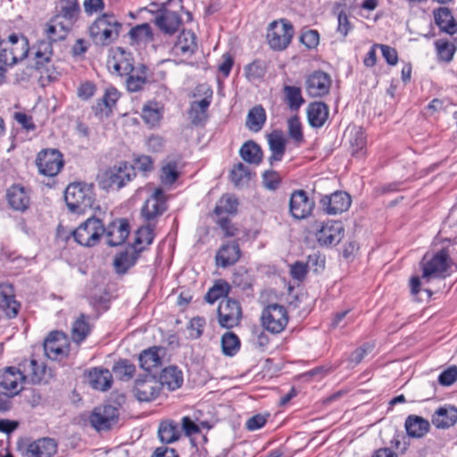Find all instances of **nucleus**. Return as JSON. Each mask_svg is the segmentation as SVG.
I'll use <instances>...</instances> for the list:
<instances>
[{
	"mask_svg": "<svg viewBox=\"0 0 457 457\" xmlns=\"http://www.w3.org/2000/svg\"><path fill=\"white\" fill-rule=\"evenodd\" d=\"M127 37L129 39V44L138 45L141 40H145V43L149 42L153 38L152 30H129Z\"/></svg>",
	"mask_w": 457,
	"mask_h": 457,
	"instance_id": "nucleus-60",
	"label": "nucleus"
},
{
	"mask_svg": "<svg viewBox=\"0 0 457 457\" xmlns=\"http://www.w3.org/2000/svg\"><path fill=\"white\" fill-rule=\"evenodd\" d=\"M89 332L90 328L87 322V317L84 314H80L72 325L71 338L75 343L79 344L86 339Z\"/></svg>",
	"mask_w": 457,
	"mask_h": 457,
	"instance_id": "nucleus-45",
	"label": "nucleus"
},
{
	"mask_svg": "<svg viewBox=\"0 0 457 457\" xmlns=\"http://www.w3.org/2000/svg\"><path fill=\"white\" fill-rule=\"evenodd\" d=\"M245 73L248 79H260L266 73V64L263 61L254 60L245 67Z\"/></svg>",
	"mask_w": 457,
	"mask_h": 457,
	"instance_id": "nucleus-55",
	"label": "nucleus"
},
{
	"mask_svg": "<svg viewBox=\"0 0 457 457\" xmlns=\"http://www.w3.org/2000/svg\"><path fill=\"white\" fill-rule=\"evenodd\" d=\"M44 351L47 358L61 361L68 356L70 341L68 337L61 331H52L44 342Z\"/></svg>",
	"mask_w": 457,
	"mask_h": 457,
	"instance_id": "nucleus-11",
	"label": "nucleus"
},
{
	"mask_svg": "<svg viewBox=\"0 0 457 457\" xmlns=\"http://www.w3.org/2000/svg\"><path fill=\"white\" fill-rule=\"evenodd\" d=\"M79 12L78 0H61L60 14L62 17L71 22Z\"/></svg>",
	"mask_w": 457,
	"mask_h": 457,
	"instance_id": "nucleus-53",
	"label": "nucleus"
},
{
	"mask_svg": "<svg viewBox=\"0 0 457 457\" xmlns=\"http://www.w3.org/2000/svg\"><path fill=\"white\" fill-rule=\"evenodd\" d=\"M136 371L135 365L128 360H120L112 367V372L120 380H129Z\"/></svg>",
	"mask_w": 457,
	"mask_h": 457,
	"instance_id": "nucleus-51",
	"label": "nucleus"
},
{
	"mask_svg": "<svg viewBox=\"0 0 457 457\" xmlns=\"http://www.w3.org/2000/svg\"><path fill=\"white\" fill-rule=\"evenodd\" d=\"M212 94V92L210 91L209 96L191 103L188 118L193 125L201 126L207 120V110L211 104Z\"/></svg>",
	"mask_w": 457,
	"mask_h": 457,
	"instance_id": "nucleus-29",
	"label": "nucleus"
},
{
	"mask_svg": "<svg viewBox=\"0 0 457 457\" xmlns=\"http://www.w3.org/2000/svg\"><path fill=\"white\" fill-rule=\"evenodd\" d=\"M455 246L443 247L434 256L422 262V278L429 281L431 278L445 277L450 268V255L453 253ZM426 259V257L424 258Z\"/></svg>",
	"mask_w": 457,
	"mask_h": 457,
	"instance_id": "nucleus-5",
	"label": "nucleus"
},
{
	"mask_svg": "<svg viewBox=\"0 0 457 457\" xmlns=\"http://www.w3.org/2000/svg\"><path fill=\"white\" fill-rule=\"evenodd\" d=\"M269 148L271 152L269 162L272 166L274 162L282 160L286 152V139L280 131H273L268 136Z\"/></svg>",
	"mask_w": 457,
	"mask_h": 457,
	"instance_id": "nucleus-31",
	"label": "nucleus"
},
{
	"mask_svg": "<svg viewBox=\"0 0 457 457\" xmlns=\"http://www.w3.org/2000/svg\"><path fill=\"white\" fill-rule=\"evenodd\" d=\"M161 386H167L169 390H176L183 384L182 371L176 366L170 365L164 368L158 379Z\"/></svg>",
	"mask_w": 457,
	"mask_h": 457,
	"instance_id": "nucleus-32",
	"label": "nucleus"
},
{
	"mask_svg": "<svg viewBox=\"0 0 457 457\" xmlns=\"http://www.w3.org/2000/svg\"><path fill=\"white\" fill-rule=\"evenodd\" d=\"M222 353L227 356L235 355L240 348V340L233 332H226L220 339Z\"/></svg>",
	"mask_w": 457,
	"mask_h": 457,
	"instance_id": "nucleus-48",
	"label": "nucleus"
},
{
	"mask_svg": "<svg viewBox=\"0 0 457 457\" xmlns=\"http://www.w3.org/2000/svg\"><path fill=\"white\" fill-rule=\"evenodd\" d=\"M197 49V38L193 30H179L172 47V53L177 56L190 57Z\"/></svg>",
	"mask_w": 457,
	"mask_h": 457,
	"instance_id": "nucleus-22",
	"label": "nucleus"
},
{
	"mask_svg": "<svg viewBox=\"0 0 457 457\" xmlns=\"http://www.w3.org/2000/svg\"><path fill=\"white\" fill-rule=\"evenodd\" d=\"M306 113L309 125L313 129H320L328 120L329 109L323 102H312L308 104Z\"/></svg>",
	"mask_w": 457,
	"mask_h": 457,
	"instance_id": "nucleus-28",
	"label": "nucleus"
},
{
	"mask_svg": "<svg viewBox=\"0 0 457 457\" xmlns=\"http://www.w3.org/2000/svg\"><path fill=\"white\" fill-rule=\"evenodd\" d=\"M172 2L173 0H167L162 4L153 2L147 7L139 9L137 15L130 12L131 17L144 21L132 29H151V24H154L158 29H179L185 22L193 20L192 13L182 5V0H179V11L170 9Z\"/></svg>",
	"mask_w": 457,
	"mask_h": 457,
	"instance_id": "nucleus-1",
	"label": "nucleus"
},
{
	"mask_svg": "<svg viewBox=\"0 0 457 457\" xmlns=\"http://www.w3.org/2000/svg\"><path fill=\"white\" fill-rule=\"evenodd\" d=\"M205 323V320L202 317L191 319L188 326L190 337L195 339L199 338L203 334Z\"/></svg>",
	"mask_w": 457,
	"mask_h": 457,
	"instance_id": "nucleus-61",
	"label": "nucleus"
},
{
	"mask_svg": "<svg viewBox=\"0 0 457 457\" xmlns=\"http://www.w3.org/2000/svg\"><path fill=\"white\" fill-rule=\"evenodd\" d=\"M0 305L6 308V314L10 318L17 315L20 304L14 299V292L12 285L0 284Z\"/></svg>",
	"mask_w": 457,
	"mask_h": 457,
	"instance_id": "nucleus-36",
	"label": "nucleus"
},
{
	"mask_svg": "<svg viewBox=\"0 0 457 457\" xmlns=\"http://www.w3.org/2000/svg\"><path fill=\"white\" fill-rule=\"evenodd\" d=\"M285 101L291 111L297 112L303 104L304 99L301 88L295 86H285L283 87Z\"/></svg>",
	"mask_w": 457,
	"mask_h": 457,
	"instance_id": "nucleus-44",
	"label": "nucleus"
},
{
	"mask_svg": "<svg viewBox=\"0 0 457 457\" xmlns=\"http://www.w3.org/2000/svg\"><path fill=\"white\" fill-rule=\"evenodd\" d=\"M141 117L150 127H156L160 124L162 118V109L156 102L149 103L144 105Z\"/></svg>",
	"mask_w": 457,
	"mask_h": 457,
	"instance_id": "nucleus-42",
	"label": "nucleus"
},
{
	"mask_svg": "<svg viewBox=\"0 0 457 457\" xmlns=\"http://www.w3.org/2000/svg\"><path fill=\"white\" fill-rule=\"evenodd\" d=\"M108 70L118 76H127L134 72V60L132 54L122 47L111 49L106 62Z\"/></svg>",
	"mask_w": 457,
	"mask_h": 457,
	"instance_id": "nucleus-12",
	"label": "nucleus"
},
{
	"mask_svg": "<svg viewBox=\"0 0 457 457\" xmlns=\"http://www.w3.org/2000/svg\"><path fill=\"white\" fill-rule=\"evenodd\" d=\"M118 98L119 92L115 88H107L103 97L97 103V108L103 112L101 105L104 104L105 108L110 110L116 104Z\"/></svg>",
	"mask_w": 457,
	"mask_h": 457,
	"instance_id": "nucleus-59",
	"label": "nucleus"
},
{
	"mask_svg": "<svg viewBox=\"0 0 457 457\" xmlns=\"http://www.w3.org/2000/svg\"><path fill=\"white\" fill-rule=\"evenodd\" d=\"M64 200L71 212L84 213L92 209L95 203L94 186L82 182L71 183L65 190Z\"/></svg>",
	"mask_w": 457,
	"mask_h": 457,
	"instance_id": "nucleus-2",
	"label": "nucleus"
},
{
	"mask_svg": "<svg viewBox=\"0 0 457 457\" xmlns=\"http://www.w3.org/2000/svg\"><path fill=\"white\" fill-rule=\"evenodd\" d=\"M300 40L309 49L316 47L320 42L318 30H304L300 36Z\"/></svg>",
	"mask_w": 457,
	"mask_h": 457,
	"instance_id": "nucleus-63",
	"label": "nucleus"
},
{
	"mask_svg": "<svg viewBox=\"0 0 457 457\" xmlns=\"http://www.w3.org/2000/svg\"><path fill=\"white\" fill-rule=\"evenodd\" d=\"M162 389L161 383L155 377L146 375L135 381L134 395L140 402L154 400Z\"/></svg>",
	"mask_w": 457,
	"mask_h": 457,
	"instance_id": "nucleus-17",
	"label": "nucleus"
},
{
	"mask_svg": "<svg viewBox=\"0 0 457 457\" xmlns=\"http://www.w3.org/2000/svg\"><path fill=\"white\" fill-rule=\"evenodd\" d=\"M250 175L248 167L242 162L236 164L230 172L231 180L237 186L243 182L245 179H249Z\"/></svg>",
	"mask_w": 457,
	"mask_h": 457,
	"instance_id": "nucleus-56",
	"label": "nucleus"
},
{
	"mask_svg": "<svg viewBox=\"0 0 457 457\" xmlns=\"http://www.w3.org/2000/svg\"><path fill=\"white\" fill-rule=\"evenodd\" d=\"M141 253L131 245H128L125 250L119 252L113 260V266L118 274H125L131 267H133Z\"/></svg>",
	"mask_w": 457,
	"mask_h": 457,
	"instance_id": "nucleus-26",
	"label": "nucleus"
},
{
	"mask_svg": "<svg viewBox=\"0 0 457 457\" xmlns=\"http://www.w3.org/2000/svg\"><path fill=\"white\" fill-rule=\"evenodd\" d=\"M241 252L237 241H230L220 246L216 253V264L222 268L235 264L240 258Z\"/></svg>",
	"mask_w": 457,
	"mask_h": 457,
	"instance_id": "nucleus-27",
	"label": "nucleus"
},
{
	"mask_svg": "<svg viewBox=\"0 0 457 457\" xmlns=\"http://www.w3.org/2000/svg\"><path fill=\"white\" fill-rule=\"evenodd\" d=\"M242 315L239 302L232 298L222 300L217 309L218 323L224 328H232L238 326Z\"/></svg>",
	"mask_w": 457,
	"mask_h": 457,
	"instance_id": "nucleus-9",
	"label": "nucleus"
},
{
	"mask_svg": "<svg viewBox=\"0 0 457 457\" xmlns=\"http://www.w3.org/2000/svg\"><path fill=\"white\" fill-rule=\"evenodd\" d=\"M293 30H268L266 38L269 46L275 51L284 50L291 42Z\"/></svg>",
	"mask_w": 457,
	"mask_h": 457,
	"instance_id": "nucleus-38",
	"label": "nucleus"
},
{
	"mask_svg": "<svg viewBox=\"0 0 457 457\" xmlns=\"http://www.w3.org/2000/svg\"><path fill=\"white\" fill-rule=\"evenodd\" d=\"M240 157L250 164L258 165L262 160V151L253 140L246 141L239 150Z\"/></svg>",
	"mask_w": 457,
	"mask_h": 457,
	"instance_id": "nucleus-39",
	"label": "nucleus"
},
{
	"mask_svg": "<svg viewBox=\"0 0 457 457\" xmlns=\"http://www.w3.org/2000/svg\"><path fill=\"white\" fill-rule=\"evenodd\" d=\"M18 370L24 380L29 379L33 384L41 380L43 369L35 359L22 361L19 363Z\"/></svg>",
	"mask_w": 457,
	"mask_h": 457,
	"instance_id": "nucleus-37",
	"label": "nucleus"
},
{
	"mask_svg": "<svg viewBox=\"0 0 457 457\" xmlns=\"http://www.w3.org/2000/svg\"><path fill=\"white\" fill-rule=\"evenodd\" d=\"M119 409L110 404L97 406L92 411L89 420L97 431L109 430L119 420Z\"/></svg>",
	"mask_w": 457,
	"mask_h": 457,
	"instance_id": "nucleus-13",
	"label": "nucleus"
},
{
	"mask_svg": "<svg viewBox=\"0 0 457 457\" xmlns=\"http://www.w3.org/2000/svg\"><path fill=\"white\" fill-rule=\"evenodd\" d=\"M53 56V46L50 40V35L47 38L41 39L30 47L29 57L33 62V67L41 71L51 62Z\"/></svg>",
	"mask_w": 457,
	"mask_h": 457,
	"instance_id": "nucleus-19",
	"label": "nucleus"
},
{
	"mask_svg": "<svg viewBox=\"0 0 457 457\" xmlns=\"http://www.w3.org/2000/svg\"><path fill=\"white\" fill-rule=\"evenodd\" d=\"M266 120L265 110L262 105L252 108L246 117L245 125L251 131H260Z\"/></svg>",
	"mask_w": 457,
	"mask_h": 457,
	"instance_id": "nucleus-41",
	"label": "nucleus"
},
{
	"mask_svg": "<svg viewBox=\"0 0 457 457\" xmlns=\"http://www.w3.org/2000/svg\"><path fill=\"white\" fill-rule=\"evenodd\" d=\"M57 443L49 437H42L19 445L23 457H53L57 453Z\"/></svg>",
	"mask_w": 457,
	"mask_h": 457,
	"instance_id": "nucleus-14",
	"label": "nucleus"
},
{
	"mask_svg": "<svg viewBox=\"0 0 457 457\" xmlns=\"http://www.w3.org/2000/svg\"><path fill=\"white\" fill-rule=\"evenodd\" d=\"M154 228V223L147 222L146 225L141 226L136 231L130 245L142 253L153 243L155 237Z\"/></svg>",
	"mask_w": 457,
	"mask_h": 457,
	"instance_id": "nucleus-30",
	"label": "nucleus"
},
{
	"mask_svg": "<svg viewBox=\"0 0 457 457\" xmlns=\"http://www.w3.org/2000/svg\"><path fill=\"white\" fill-rule=\"evenodd\" d=\"M261 320L266 330L272 334H279L288 323L287 312L283 305L270 304L262 310Z\"/></svg>",
	"mask_w": 457,
	"mask_h": 457,
	"instance_id": "nucleus-7",
	"label": "nucleus"
},
{
	"mask_svg": "<svg viewBox=\"0 0 457 457\" xmlns=\"http://www.w3.org/2000/svg\"><path fill=\"white\" fill-rule=\"evenodd\" d=\"M104 234L109 246L122 245L129 235V221L126 219L113 220L105 228Z\"/></svg>",
	"mask_w": 457,
	"mask_h": 457,
	"instance_id": "nucleus-23",
	"label": "nucleus"
},
{
	"mask_svg": "<svg viewBox=\"0 0 457 457\" xmlns=\"http://www.w3.org/2000/svg\"><path fill=\"white\" fill-rule=\"evenodd\" d=\"M24 382L18 368L7 367L0 371V387L12 395H18L22 390Z\"/></svg>",
	"mask_w": 457,
	"mask_h": 457,
	"instance_id": "nucleus-24",
	"label": "nucleus"
},
{
	"mask_svg": "<svg viewBox=\"0 0 457 457\" xmlns=\"http://www.w3.org/2000/svg\"><path fill=\"white\" fill-rule=\"evenodd\" d=\"M351 203V196L343 191L322 195L320 200L322 211L328 215H337L346 212Z\"/></svg>",
	"mask_w": 457,
	"mask_h": 457,
	"instance_id": "nucleus-15",
	"label": "nucleus"
},
{
	"mask_svg": "<svg viewBox=\"0 0 457 457\" xmlns=\"http://www.w3.org/2000/svg\"><path fill=\"white\" fill-rule=\"evenodd\" d=\"M314 202L309 198L307 193L303 190H295L290 196L289 200V212L293 218L296 220L305 219L311 215L313 208Z\"/></svg>",
	"mask_w": 457,
	"mask_h": 457,
	"instance_id": "nucleus-16",
	"label": "nucleus"
},
{
	"mask_svg": "<svg viewBox=\"0 0 457 457\" xmlns=\"http://www.w3.org/2000/svg\"><path fill=\"white\" fill-rule=\"evenodd\" d=\"M440 62H450L456 51L454 44L446 39H437L434 43Z\"/></svg>",
	"mask_w": 457,
	"mask_h": 457,
	"instance_id": "nucleus-46",
	"label": "nucleus"
},
{
	"mask_svg": "<svg viewBox=\"0 0 457 457\" xmlns=\"http://www.w3.org/2000/svg\"><path fill=\"white\" fill-rule=\"evenodd\" d=\"M457 379V367L453 366L444 370L438 377V382L442 386H451Z\"/></svg>",
	"mask_w": 457,
	"mask_h": 457,
	"instance_id": "nucleus-64",
	"label": "nucleus"
},
{
	"mask_svg": "<svg viewBox=\"0 0 457 457\" xmlns=\"http://www.w3.org/2000/svg\"><path fill=\"white\" fill-rule=\"evenodd\" d=\"M90 386L96 390L106 391L112 383V376L107 369L94 368L88 372Z\"/></svg>",
	"mask_w": 457,
	"mask_h": 457,
	"instance_id": "nucleus-34",
	"label": "nucleus"
},
{
	"mask_svg": "<svg viewBox=\"0 0 457 457\" xmlns=\"http://www.w3.org/2000/svg\"><path fill=\"white\" fill-rule=\"evenodd\" d=\"M167 210L164 193L162 188H156L152 195L145 201L141 212L145 220L154 223V220Z\"/></svg>",
	"mask_w": 457,
	"mask_h": 457,
	"instance_id": "nucleus-20",
	"label": "nucleus"
},
{
	"mask_svg": "<svg viewBox=\"0 0 457 457\" xmlns=\"http://www.w3.org/2000/svg\"><path fill=\"white\" fill-rule=\"evenodd\" d=\"M127 88L130 92L139 91L143 86L145 85L146 79L145 76H141L138 74H134V72L127 75Z\"/></svg>",
	"mask_w": 457,
	"mask_h": 457,
	"instance_id": "nucleus-62",
	"label": "nucleus"
},
{
	"mask_svg": "<svg viewBox=\"0 0 457 457\" xmlns=\"http://www.w3.org/2000/svg\"><path fill=\"white\" fill-rule=\"evenodd\" d=\"M330 76L321 71H313L305 80V89L311 97H322L329 93Z\"/></svg>",
	"mask_w": 457,
	"mask_h": 457,
	"instance_id": "nucleus-18",
	"label": "nucleus"
},
{
	"mask_svg": "<svg viewBox=\"0 0 457 457\" xmlns=\"http://www.w3.org/2000/svg\"><path fill=\"white\" fill-rule=\"evenodd\" d=\"M238 202L237 198L230 195L221 196L214 208V213L220 216L223 213L235 214L237 211Z\"/></svg>",
	"mask_w": 457,
	"mask_h": 457,
	"instance_id": "nucleus-49",
	"label": "nucleus"
},
{
	"mask_svg": "<svg viewBox=\"0 0 457 457\" xmlns=\"http://www.w3.org/2000/svg\"><path fill=\"white\" fill-rule=\"evenodd\" d=\"M29 43L26 37L12 34L8 37L6 46L0 54L1 61L8 66H12L29 57Z\"/></svg>",
	"mask_w": 457,
	"mask_h": 457,
	"instance_id": "nucleus-4",
	"label": "nucleus"
},
{
	"mask_svg": "<svg viewBox=\"0 0 457 457\" xmlns=\"http://www.w3.org/2000/svg\"><path fill=\"white\" fill-rule=\"evenodd\" d=\"M230 285L224 279H218L207 291L204 299L212 304L221 297H226L230 292Z\"/></svg>",
	"mask_w": 457,
	"mask_h": 457,
	"instance_id": "nucleus-43",
	"label": "nucleus"
},
{
	"mask_svg": "<svg viewBox=\"0 0 457 457\" xmlns=\"http://www.w3.org/2000/svg\"><path fill=\"white\" fill-rule=\"evenodd\" d=\"M178 164L176 162H168L161 170L160 179L162 185L171 186L179 178Z\"/></svg>",
	"mask_w": 457,
	"mask_h": 457,
	"instance_id": "nucleus-52",
	"label": "nucleus"
},
{
	"mask_svg": "<svg viewBox=\"0 0 457 457\" xmlns=\"http://www.w3.org/2000/svg\"><path fill=\"white\" fill-rule=\"evenodd\" d=\"M36 165L40 174L54 177L63 166L62 154L56 149L41 150L37 155Z\"/></svg>",
	"mask_w": 457,
	"mask_h": 457,
	"instance_id": "nucleus-10",
	"label": "nucleus"
},
{
	"mask_svg": "<svg viewBox=\"0 0 457 457\" xmlns=\"http://www.w3.org/2000/svg\"><path fill=\"white\" fill-rule=\"evenodd\" d=\"M6 199L12 210L21 212H26L31 203L29 190L20 184H14L7 189Z\"/></svg>",
	"mask_w": 457,
	"mask_h": 457,
	"instance_id": "nucleus-21",
	"label": "nucleus"
},
{
	"mask_svg": "<svg viewBox=\"0 0 457 457\" xmlns=\"http://www.w3.org/2000/svg\"><path fill=\"white\" fill-rule=\"evenodd\" d=\"M281 181L279 174L275 170H266L262 174V183L265 188L276 190Z\"/></svg>",
	"mask_w": 457,
	"mask_h": 457,
	"instance_id": "nucleus-58",
	"label": "nucleus"
},
{
	"mask_svg": "<svg viewBox=\"0 0 457 457\" xmlns=\"http://www.w3.org/2000/svg\"><path fill=\"white\" fill-rule=\"evenodd\" d=\"M457 421V408L452 405L440 407L432 417V423L438 428H446Z\"/></svg>",
	"mask_w": 457,
	"mask_h": 457,
	"instance_id": "nucleus-33",
	"label": "nucleus"
},
{
	"mask_svg": "<svg viewBox=\"0 0 457 457\" xmlns=\"http://www.w3.org/2000/svg\"><path fill=\"white\" fill-rule=\"evenodd\" d=\"M405 429L410 437L420 438L429 430V422L422 417L410 415L405 420Z\"/></svg>",
	"mask_w": 457,
	"mask_h": 457,
	"instance_id": "nucleus-35",
	"label": "nucleus"
},
{
	"mask_svg": "<svg viewBox=\"0 0 457 457\" xmlns=\"http://www.w3.org/2000/svg\"><path fill=\"white\" fill-rule=\"evenodd\" d=\"M435 23L438 29H453L457 26L451 11L446 7H440L434 11Z\"/></svg>",
	"mask_w": 457,
	"mask_h": 457,
	"instance_id": "nucleus-47",
	"label": "nucleus"
},
{
	"mask_svg": "<svg viewBox=\"0 0 457 457\" xmlns=\"http://www.w3.org/2000/svg\"><path fill=\"white\" fill-rule=\"evenodd\" d=\"M136 176L134 167L127 162H121L106 170L102 175L104 187L121 188Z\"/></svg>",
	"mask_w": 457,
	"mask_h": 457,
	"instance_id": "nucleus-8",
	"label": "nucleus"
},
{
	"mask_svg": "<svg viewBox=\"0 0 457 457\" xmlns=\"http://www.w3.org/2000/svg\"><path fill=\"white\" fill-rule=\"evenodd\" d=\"M164 353V348L159 346L149 347L142 351L138 357L140 367L148 372L159 369L162 366Z\"/></svg>",
	"mask_w": 457,
	"mask_h": 457,
	"instance_id": "nucleus-25",
	"label": "nucleus"
},
{
	"mask_svg": "<svg viewBox=\"0 0 457 457\" xmlns=\"http://www.w3.org/2000/svg\"><path fill=\"white\" fill-rule=\"evenodd\" d=\"M158 436L161 442L171 444L180 437V429L175 421L164 420L159 425Z\"/></svg>",
	"mask_w": 457,
	"mask_h": 457,
	"instance_id": "nucleus-40",
	"label": "nucleus"
},
{
	"mask_svg": "<svg viewBox=\"0 0 457 457\" xmlns=\"http://www.w3.org/2000/svg\"><path fill=\"white\" fill-rule=\"evenodd\" d=\"M103 221L94 216L87 218L71 232L74 241L79 245L92 247L97 245L104 234Z\"/></svg>",
	"mask_w": 457,
	"mask_h": 457,
	"instance_id": "nucleus-3",
	"label": "nucleus"
},
{
	"mask_svg": "<svg viewBox=\"0 0 457 457\" xmlns=\"http://www.w3.org/2000/svg\"><path fill=\"white\" fill-rule=\"evenodd\" d=\"M109 27H114L119 29L121 24L117 21L113 14H104L98 18L89 29H109Z\"/></svg>",
	"mask_w": 457,
	"mask_h": 457,
	"instance_id": "nucleus-57",
	"label": "nucleus"
},
{
	"mask_svg": "<svg viewBox=\"0 0 457 457\" xmlns=\"http://www.w3.org/2000/svg\"><path fill=\"white\" fill-rule=\"evenodd\" d=\"M287 130L289 137L297 144L303 142V128L300 119L295 115L287 120Z\"/></svg>",
	"mask_w": 457,
	"mask_h": 457,
	"instance_id": "nucleus-54",
	"label": "nucleus"
},
{
	"mask_svg": "<svg viewBox=\"0 0 457 457\" xmlns=\"http://www.w3.org/2000/svg\"><path fill=\"white\" fill-rule=\"evenodd\" d=\"M313 228L314 236L320 246L336 245L344 237L345 228L341 221H316Z\"/></svg>",
	"mask_w": 457,
	"mask_h": 457,
	"instance_id": "nucleus-6",
	"label": "nucleus"
},
{
	"mask_svg": "<svg viewBox=\"0 0 457 457\" xmlns=\"http://www.w3.org/2000/svg\"><path fill=\"white\" fill-rule=\"evenodd\" d=\"M90 36L95 45L107 46L119 37V30H90Z\"/></svg>",
	"mask_w": 457,
	"mask_h": 457,
	"instance_id": "nucleus-50",
	"label": "nucleus"
}]
</instances>
